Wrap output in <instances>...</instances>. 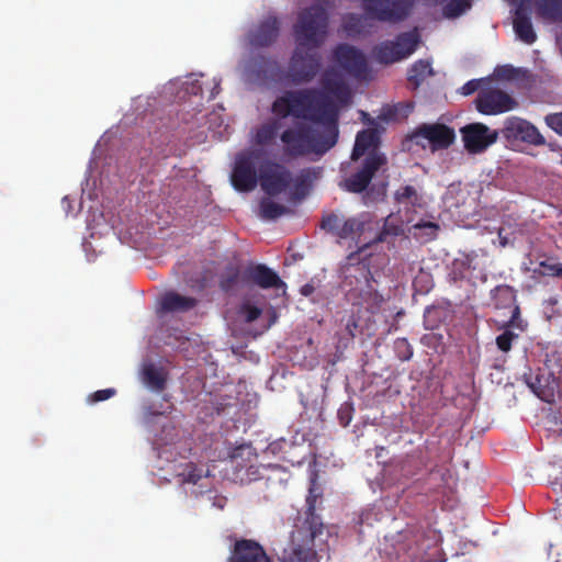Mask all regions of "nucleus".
<instances>
[{
	"label": "nucleus",
	"instance_id": "nucleus-1",
	"mask_svg": "<svg viewBox=\"0 0 562 562\" xmlns=\"http://www.w3.org/2000/svg\"><path fill=\"white\" fill-rule=\"evenodd\" d=\"M322 86L324 91L317 88L286 90L272 102L274 115L305 121L296 122L279 135L289 158L323 156L338 140L339 105L350 104L352 93L334 71L323 75Z\"/></svg>",
	"mask_w": 562,
	"mask_h": 562
},
{
	"label": "nucleus",
	"instance_id": "nucleus-2",
	"mask_svg": "<svg viewBox=\"0 0 562 562\" xmlns=\"http://www.w3.org/2000/svg\"><path fill=\"white\" fill-rule=\"evenodd\" d=\"M373 225L378 223L372 221L370 213H361L357 216L349 217L342 222L338 237L341 239H353L357 244H362L359 250L348 256V263L345 266L344 288L346 290V299L359 310H364L371 314L381 311L384 297L376 290V281L370 270L368 259H359V252L362 251L363 245L370 238L366 236L369 231L373 229Z\"/></svg>",
	"mask_w": 562,
	"mask_h": 562
},
{
	"label": "nucleus",
	"instance_id": "nucleus-3",
	"mask_svg": "<svg viewBox=\"0 0 562 562\" xmlns=\"http://www.w3.org/2000/svg\"><path fill=\"white\" fill-rule=\"evenodd\" d=\"M296 47L289 65V77L295 83L310 82L321 68L317 48L328 32V13L321 4H312L297 15L293 27Z\"/></svg>",
	"mask_w": 562,
	"mask_h": 562
},
{
	"label": "nucleus",
	"instance_id": "nucleus-4",
	"mask_svg": "<svg viewBox=\"0 0 562 562\" xmlns=\"http://www.w3.org/2000/svg\"><path fill=\"white\" fill-rule=\"evenodd\" d=\"M314 482L306 497L304 517L299 518L291 532L290 541L283 550V562H318L315 550V539L323 533L324 524L315 513L318 494L315 493Z\"/></svg>",
	"mask_w": 562,
	"mask_h": 562
},
{
	"label": "nucleus",
	"instance_id": "nucleus-5",
	"mask_svg": "<svg viewBox=\"0 0 562 562\" xmlns=\"http://www.w3.org/2000/svg\"><path fill=\"white\" fill-rule=\"evenodd\" d=\"M484 249L459 251L449 266L448 279L450 283L468 282L475 285V280L486 281V257Z\"/></svg>",
	"mask_w": 562,
	"mask_h": 562
},
{
	"label": "nucleus",
	"instance_id": "nucleus-6",
	"mask_svg": "<svg viewBox=\"0 0 562 562\" xmlns=\"http://www.w3.org/2000/svg\"><path fill=\"white\" fill-rule=\"evenodd\" d=\"M263 164V151L259 148H249L235 156L231 173L233 187L239 192L252 191L259 181V168Z\"/></svg>",
	"mask_w": 562,
	"mask_h": 562
},
{
	"label": "nucleus",
	"instance_id": "nucleus-7",
	"mask_svg": "<svg viewBox=\"0 0 562 562\" xmlns=\"http://www.w3.org/2000/svg\"><path fill=\"white\" fill-rule=\"evenodd\" d=\"M416 0H361L366 15L372 20L397 24L412 13Z\"/></svg>",
	"mask_w": 562,
	"mask_h": 562
},
{
	"label": "nucleus",
	"instance_id": "nucleus-8",
	"mask_svg": "<svg viewBox=\"0 0 562 562\" xmlns=\"http://www.w3.org/2000/svg\"><path fill=\"white\" fill-rule=\"evenodd\" d=\"M422 148L432 153L448 149L456 142V132L443 123H422L408 135Z\"/></svg>",
	"mask_w": 562,
	"mask_h": 562
},
{
	"label": "nucleus",
	"instance_id": "nucleus-9",
	"mask_svg": "<svg viewBox=\"0 0 562 562\" xmlns=\"http://www.w3.org/2000/svg\"><path fill=\"white\" fill-rule=\"evenodd\" d=\"M419 43L416 32L400 33L393 41H384L373 48V56L380 64L390 65L409 57Z\"/></svg>",
	"mask_w": 562,
	"mask_h": 562
},
{
	"label": "nucleus",
	"instance_id": "nucleus-10",
	"mask_svg": "<svg viewBox=\"0 0 562 562\" xmlns=\"http://www.w3.org/2000/svg\"><path fill=\"white\" fill-rule=\"evenodd\" d=\"M387 164L382 153H369L360 166L340 182V188L350 193H362L371 183L375 173Z\"/></svg>",
	"mask_w": 562,
	"mask_h": 562
},
{
	"label": "nucleus",
	"instance_id": "nucleus-11",
	"mask_svg": "<svg viewBox=\"0 0 562 562\" xmlns=\"http://www.w3.org/2000/svg\"><path fill=\"white\" fill-rule=\"evenodd\" d=\"M291 171L282 164L265 160L259 168V182L261 189L269 196H277L284 192L292 183Z\"/></svg>",
	"mask_w": 562,
	"mask_h": 562
},
{
	"label": "nucleus",
	"instance_id": "nucleus-12",
	"mask_svg": "<svg viewBox=\"0 0 562 562\" xmlns=\"http://www.w3.org/2000/svg\"><path fill=\"white\" fill-rule=\"evenodd\" d=\"M474 102L476 110L484 115L502 114L517 106V101L512 95L493 87H483Z\"/></svg>",
	"mask_w": 562,
	"mask_h": 562
},
{
	"label": "nucleus",
	"instance_id": "nucleus-13",
	"mask_svg": "<svg viewBox=\"0 0 562 562\" xmlns=\"http://www.w3.org/2000/svg\"><path fill=\"white\" fill-rule=\"evenodd\" d=\"M462 142L469 154H481L498 139L499 132L484 123H470L460 128Z\"/></svg>",
	"mask_w": 562,
	"mask_h": 562
},
{
	"label": "nucleus",
	"instance_id": "nucleus-14",
	"mask_svg": "<svg viewBox=\"0 0 562 562\" xmlns=\"http://www.w3.org/2000/svg\"><path fill=\"white\" fill-rule=\"evenodd\" d=\"M501 134L508 142H521L532 146L546 145V138L529 121L510 116L504 122Z\"/></svg>",
	"mask_w": 562,
	"mask_h": 562
},
{
	"label": "nucleus",
	"instance_id": "nucleus-15",
	"mask_svg": "<svg viewBox=\"0 0 562 562\" xmlns=\"http://www.w3.org/2000/svg\"><path fill=\"white\" fill-rule=\"evenodd\" d=\"M334 59L350 76L366 79L369 74L364 54L349 44H339L334 49Z\"/></svg>",
	"mask_w": 562,
	"mask_h": 562
},
{
	"label": "nucleus",
	"instance_id": "nucleus-16",
	"mask_svg": "<svg viewBox=\"0 0 562 562\" xmlns=\"http://www.w3.org/2000/svg\"><path fill=\"white\" fill-rule=\"evenodd\" d=\"M281 22L277 15L269 13L248 32L247 38L251 47H269L280 34Z\"/></svg>",
	"mask_w": 562,
	"mask_h": 562
},
{
	"label": "nucleus",
	"instance_id": "nucleus-17",
	"mask_svg": "<svg viewBox=\"0 0 562 562\" xmlns=\"http://www.w3.org/2000/svg\"><path fill=\"white\" fill-rule=\"evenodd\" d=\"M243 283H251L261 289H279L284 285L278 273L263 263L248 265L243 271Z\"/></svg>",
	"mask_w": 562,
	"mask_h": 562
},
{
	"label": "nucleus",
	"instance_id": "nucleus-18",
	"mask_svg": "<svg viewBox=\"0 0 562 562\" xmlns=\"http://www.w3.org/2000/svg\"><path fill=\"white\" fill-rule=\"evenodd\" d=\"M227 562H271L263 547L251 539L236 540Z\"/></svg>",
	"mask_w": 562,
	"mask_h": 562
},
{
	"label": "nucleus",
	"instance_id": "nucleus-19",
	"mask_svg": "<svg viewBox=\"0 0 562 562\" xmlns=\"http://www.w3.org/2000/svg\"><path fill=\"white\" fill-rule=\"evenodd\" d=\"M491 301L494 308L510 311V317L503 327L514 326L520 314L519 306L516 304L515 290L507 284L497 285L491 290Z\"/></svg>",
	"mask_w": 562,
	"mask_h": 562
},
{
	"label": "nucleus",
	"instance_id": "nucleus-20",
	"mask_svg": "<svg viewBox=\"0 0 562 562\" xmlns=\"http://www.w3.org/2000/svg\"><path fill=\"white\" fill-rule=\"evenodd\" d=\"M198 305V300L192 296L181 295L175 291L166 292L159 301L161 313H186Z\"/></svg>",
	"mask_w": 562,
	"mask_h": 562
},
{
	"label": "nucleus",
	"instance_id": "nucleus-21",
	"mask_svg": "<svg viewBox=\"0 0 562 562\" xmlns=\"http://www.w3.org/2000/svg\"><path fill=\"white\" fill-rule=\"evenodd\" d=\"M526 383L532 393L546 403H553L555 398V380L548 374H536L526 378Z\"/></svg>",
	"mask_w": 562,
	"mask_h": 562
},
{
	"label": "nucleus",
	"instance_id": "nucleus-22",
	"mask_svg": "<svg viewBox=\"0 0 562 562\" xmlns=\"http://www.w3.org/2000/svg\"><path fill=\"white\" fill-rule=\"evenodd\" d=\"M380 138L378 131L374 128H367L360 131L356 136V142L351 151V160L358 161L362 156L369 153H379L376 150Z\"/></svg>",
	"mask_w": 562,
	"mask_h": 562
},
{
	"label": "nucleus",
	"instance_id": "nucleus-23",
	"mask_svg": "<svg viewBox=\"0 0 562 562\" xmlns=\"http://www.w3.org/2000/svg\"><path fill=\"white\" fill-rule=\"evenodd\" d=\"M142 380L149 390L159 393L166 389L168 373L164 368L148 363L143 368Z\"/></svg>",
	"mask_w": 562,
	"mask_h": 562
},
{
	"label": "nucleus",
	"instance_id": "nucleus-24",
	"mask_svg": "<svg viewBox=\"0 0 562 562\" xmlns=\"http://www.w3.org/2000/svg\"><path fill=\"white\" fill-rule=\"evenodd\" d=\"M513 24L515 33L524 43L533 44L537 41L531 20L522 7L516 10Z\"/></svg>",
	"mask_w": 562,
	"mask_h": 562
},
{
	"label": "nucleus",
	"instance_id": "nucleus-25",
	"mask_svg": "<svg viewBox=\"0 0 562 562\" xmlns=\"http://www.w3.org/2000/svg\"><path fill=\"white\" fill-rule=\"evenodd\" d=\"M283 117H272L267 122L262 123L255 134V143L260 146H267L272 144L279 135V131L282 127Z\"/></svg>",
	"mask_w": 562,
	"mask_h": 562
},
{
	"label": "nucleus",
	"instance_id": "nucleus-26",
	"mask_svg": "<svg viewBox=\"0 0 562 562\" xmlns=\"http://www.w3.org/2000/svg\"><path fill=\"white\" fill-rule=\"evenodd\" d=\"M277 63L263 55L252 56L246 64V71L256 79H266L276 68Z\"/></svg>",
	"mask_w": 562,
	"mask_h": 562
},
{
	"label": "nucleus",
	"instance_id": "nucleus-27",
	"mask_svg": "<svg viewBox=\"0 0 562 562\" xmlns=\"http://www.w3.org/2000/svg\"><path fill=\"white\" fill-rule=\"evenodd\" d=\"M538 16L552 21H562V0H533Z\"/></svg>",
	"mask_w": 562,
	"mask_h": 562
},
{
	"label": "nucleus",
	"instance_id": "nucleus-28",
	"mask_svg": "<svg viewBox=\"0 0 562 562\" xmlns=\"http://www.w3.org/2000/svg\"><path fill=\"white\" fill-rule=\"evenodd\" d=\"M431 75V64L428 60L419 59L411 66L407 74V80L413 85L414 89H417L423 81Z\"/></svg>",
	"mask_w": 562,
	"mask_h": 562
},
{
	"label": "nucleus",
	"instance_id": "nucleus-29",
	"mask_svg": "<svg viewBox=\"0 0 562 562\" xmlns=\"http://www.w3.org/2000/svg\"><path fill=\"white\" fill-rule=\"evenodd\" d=\"M472 7V0H447L442 13L447 19H456L465 13Z\"/></svg>",
	"mask_w": 562,
	"mask_h": 562
},
{
	"label": "nucleus",
	"instance_id": "nucleus-30",
	"mask_svg": "<svg viewBox=\"0 0 562 562\" xmlns=\"http://www.w3.org/2000/svg\"><path fill=\"white\" fill-rule=\"evenodd\" d=\"M260 216L265 220H276L286 213V207L269 198H263L259 204Z\"/></svg>",
	"mask_w": 562,
	"mask_h": 562
},
{
	"label": "nucleus",
	"instance_id": "nucleus-31",
	"mask_svg": "<svg viewBox=\"0 0 562 562\" xmlns=\"http://www.w3.org/2000/svg\"><path fill=\"white\" fill-rule=\"evenodd\" d=\"M239 282H243V272L237 267H231L220 278V288L224 292H231Z\"/></svg>",
	"mask_w": 562,
	"mask_h": 562
},
{
	"label": "nucleus",
	"instance_id": "nucleus-32",
	"mask_svg": "<svg viewBox=\"0 0 562 562\" xmlns=\"http://www.w3.org/2000/svg\"><path fill=\"white\" fill-rule=\"evenodd\" d=\"M402 232L403 229L401 226L385 221L381 231L373 238H370L369 241L363 245V248L369 247L371 244L383 243L386 240L387 236H398Z\"/></svg>",
	"mask_w": 562,
	"mask_h": 562
},
{
	"label": "nucleus",
	"instance_id": "nucleus-33",
	"mask_svg": "<svg viewBox=\"0 0 562 562\" xmlns=\"http://www.w3.org/2000/svg\"><path fill=\"white\" fill-rule=\"evenodd\" d=\"M344 29L349 34H361L364 30V18L357 13H349L344 18Z\"/></svg>",
	"mask_w": 562,
	"mask_h": 562
},
{
	"label": "nucleus",
	"instance_id": "nucleus-34",
	"mask_svg": "<svg viewBox=\"0 0 562 562\" xmlns=\"http://www.w3.org/2000/svg\"><path fill=\"white\" fill-rule=\"evenodd\" d=\"M203 475L204 470L193 463L187 464L182 472L179 473V477H181L183 483L192 484H196L203 477Z\"/></svg>",
	"mask_w": 562,
	"mask_h": 562
},
{
	"label": "nucleus",
	"instance_id": "nucleus-35",
	"mask_svg": "<svg viewBox=\"0 0 562 562\" xmlns=\"http://www.w3.org/2000/svg\"><path fill=\"white\" fill-rule=\"evenodd\" d=\"M342 222L337 214L329 213L322 217L321 228L338 237Z\"/></svg>",
	"mask_w": 562,
	"mask_h": 562
},
{
	"label": "nucleus",
	"instance_id": "nucleus-36",
	"mask_svg": "<svg viewBox=\"0 0 562 562\" xmlns=\"http://www.w3.org/2000/svg\"><path fill=\"white\" fill-rule=\"evenodd\" d=\"M312 170L310 168L301 170L294 180V196L304 198L307 192V182L311 180Z\"/></svg>",
	"mask_w": 562,
	"mask_h": 562
},
{
	"label": "nucleus",
	"instance_id": "nucleus-37",
	"mask_svg": "<svg viewBox=\"0 0 562 562\" xmlns=\"http://www.w3.org/2000/svg\"><path fill=\"white\" fill-rule=\"evenodd\" d=\"M394 351L401 361H407L413 357V348L406 338H397L394 341Z\"/></svg>",
	"mask_w": 562,
	"mask_h": 562
},
{
	"label": "nucleus",
	"instance_id": "nucleus-38",
	"mask_svg": "<svg viewBox=\"0 0 562 562\" xmlns=\"http://www.w3.org/2000/svg\"><path fill=\"white\" fill-rule=\"evenodd\" d=\"M395 198L397 202L405 203L409 202L413 205L417 204L418 194L416 189L413 186H404L400 190L396 191Z\"/></svg>",
	"mask_w": 562,
	"mask_h": 562
},
{
	"label": "nucleus",
	"instance_id": "nucleus-39",
	"mask_svg": "<svg viewBox=\"0 0 562 562\" xmlns=\"http://www.w3.org/2000/svg\"><path fill=\"white\" fill-rule=\"evenodd\" d=\"M518 338V335L512 330L506 329L504 333L496 337V346L503 352H508L512 349L513 341Z\"/></svg>",
	"mask_w": 562,
	"mask_h": 562
},
{
	"label": "nucleus",
	"instance_id": "nucleus-40",
	"mask_svg": "<svg viewBox=\"0 0 562 562\" xmlns=\"http://www.w3.org/2000/svg\"><path fill=\"white\" fill-rule=\"evenodd\" d=\"M536 272L540 276L562 277V265L541 261Z\"/></svg>",
	"mask_w": 562,
	"mask_h": 562
},
{
	"label": "nucleus",
	"instance_id": "nucleus-41",
	"mask_svg": "<svg viewBox=\"0 0 562 562\" xmlns=\"http://www.w3.org/2000/svg\"><path fill=\"white\" fill-rule=\"evenodd\" d=\"M486 80L487 79H472V80H469L468 82H465L460 88V93L463 94V95H471V94H473L476 91L479 92L483 88L482 85Z\"/></svg>",
	"mask_w": 562,
	"mask_h": 562
},
{
	"label": "nucleus",
	"instance_id": "nucleus-42",
	"mask_svg": "<svg viewBox=\"0 0 562 562\" xmlns=\"http://www.w3.org/2000/svg\"><path fill=\"white\" fill-rule=\"evenodd\" d=\"M414 229H425L427 239H435L437 237V232L439 231V225L434 222H418L415 225H413Z\"/></svg>",
	"mask_w": 562,
	"mask_h": 562
},
{
	"label": "nucleus",
	"instance_id": "nucleus-43",
	"mask_svg": "<svg viewBox=\"0 0 562 562\" xmlns=\"http://www.w3.org/2000/svg\"><path fill=\"white\" fill-rule=\"evenodd\" d=\"M544 122L551 130L562 136V112L548 114Z\"/></svg>",
	"mask_w": 562,
	"mask_h": 562
},
{
	"label": "nucleus",
	"instance_id": "nucleus-44",
	"mask_svg": "<svg viewBox=\"0 0 562 562\" xmlns=\"http://www.w3.org/2000/svg\"><path fill=\"white\" fill-rule=\"evenodd\" d=\"M115 394H116V390L112 389V387L104 389V390H99V391H95L92 394H90L89 397H88V401L90 403H98V402H102V401L109 400L112 396H114Z\"/></svg>",
	"mask_w": 562,
	"mask_h": 562
},
{
	"label": "nucleus",
	"instance_id": "nucleus-45",
	"mask_svg": "<svg viewBox=\"0 0 562 562\" xmlns=\"http://www.w3.org/2000/svg\"><path fill=\"white\" fill-rule=\"evenodd\" d=\"M241 312L245 316V321L247 323H252L256 319H258L262 313L261 308L250 305V304H244L241 307Z\"/></svg>",
	"mask_w": 562,
	"mask_h": 562
},
{
	"label": "nucleus",
	"instance_id": "nucleus-46",
	"mask_svg": "<svg viewBox=\"0 0 562 562\" xmlns=\"http://www.w3.org/2000/svg\"><path fill=\"white\" fill-rule=\"evenodd\" d=\"M435 475L440 476V480L442 482L441 485H443V486L447 485L449 480L451 479L450 470L448 468H442V467H438V465L432 468L430 471V476H435Z\"/></svg>",
	"mask_w": 562,
	"mask_h": 562
},
{
	"label": "nucleus",
	"instance_id": "nucleus-47",
	"mask_svg": "<svg viewBox=\"0 0 562 562\" xmlns=\"http://www.w3.org/2000/svg\"><path fill=\"white\" fill-rule=\"evenodd\" d=\"M358 328V323L356 318L351 315L349 316L347 323H346V331L349 337V339H353L356 337V330Z\"/></svg>",
	"mask_w": 562,
	"mask_h": 562
},
{
	"label": "nucleus",
	"instance_id": "nucleus-48",
	"mask_svg": "<svg viewBox=\"0 0 562 562\" xmlns=\"http://www.w3.org/2000/svg\"><path fill=\"white\" fill-rule=\"evenodd\" d=\"M516 69L513 66H504L499 69V76L505 79H514Z\"/></svg>",
	"mask_w": 562,
	"mask_h": 562
},
{
	"label": "nucleus",
	"instance_id": "nucleus-49",
	"mask_svg": "<svg viewBox=\"0 0 562 562\" xmlns=\"http://www.w3.org/2000/svg\"><path fill=\"white\" fill-rule=\"evenodd\" d=\"M143 411H144L145 417H147V418H150V417L158 416V415L162 414L161 412L155 409L153 405H145L143 407Z\"/></svg>",
	"mask_w": 562,
	"mask_h": 562
},
{
	"label": "nucleus",
	"instance_id": "nucleus-50",
	"mask_svg": "<svg viewBox=\"0 0 562 562\" xmlns=\"http://www.w3.org/2000/svg\"><path fill=\"white\" fill-rule=\"evenodd\" d=\"M214 502H213V506L217 507L218 509H223L226 505V497L222 496V495H215L213 497Z\"/></svg>",
	"mask_w": 562,
	"mask_h": 562
},
{
	"label": "nucleus",
	"instance_id": "nucleus-51",
	"mask_svg": "<svg viewBox=\"0 0 562 562\" xmlns=\"http://www.w3.org/2000/svg\"><path fill=\"white\" fill-rule=\"evenodd\" d=\"M314 291H315V288H314V285H313V284H311V283H306V284H304V285L301 288V290H300L301 294H302V295H304V296H310V295H312V294L314 293Z\"/></svg>",
	"mask_w": 562,
	"mask_h": 562
},
{
	"label": "nucleus",
	"instance_id": "nucleus-52",
	"mask_svg": "<svg viewBox=\"0 0 562 562\" xmlns=\"http://www.w3.org/2000/svg\"><path fill=\"white\" fill-rule=\"evenodd\" d=\"M246 448H247L246 446H239V447L233 449L232 452L229 453V457L232 459H236L237 457H239V451H241Z\"/></svg>",
	"mask_w": 562,
	"mask_h": 562
},
{
	"label": "nucleus",
	"instance_id": "nucleus-53",
	"mask_svg": "<svg viewBox=\"0 0 562 562\" xmlns=\"http://www.w3.org/2000/svg\"><path fill=\"white\" fill-rule=\"evenodd\" d=\"M220 92V82H215L214 88L211 92V99L215 98V95Z\"/></svg>",
	"mask_w": 562,
	"mask_h": 562
},
{
	"label": "nucleus",
	"instance_id": "nucleus-54",
	"mask_svg": "<svg viewBox=\"0 0 562 562\" xmlns=\"http://www.w3.org/2000/svg\"><path fill=\"white\" fill-rule=\"evenodd\" d=\"M191 91L194 93V94H198L202 91V88L201 86L196 82V83H192V89Z\"/></svg>",
	"mask_w": 562,
	"mask_h": 562
},
{
	"label": "nucleus",
	"instance_id": "nucleus-55",
	"mask_svg": "<svg viewBox=\"0 0 562 562\" xmlns=\"http://www.w3.org/2000/svg\"><path fill=\"white\" fill-rule=\"evenodd\" d=\"M408 463H409V461H408V460H407V461H404V462H403V467H402V469H403V470H405V467H406V465H408Z\"/></svg>",
	"mask_w": 562,
	"mask_h": 562
}]
</instances>
